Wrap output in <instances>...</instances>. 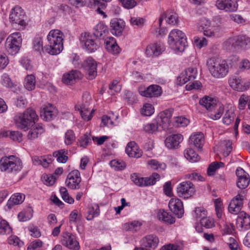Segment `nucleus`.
Returning a JSON list of instances; mask_svg holds the SVG:
<instances>
[{
	"mask_svg": "<svg viewBox=\"0 0 250 250\" xmlns=\"http://www.w3.org/2000/svg\"><path fill=\"white\" fill-rule=\"evenodd\" d=\"M184 156L189 161L194 163L200 160V157L198 154L191 148H187L184 151Z\"/></svg>",
	"mask_w": 250,
	"mask_h": 250,
	"instance_id": "nucleus-38",
	"label": "nucleus"
},
{
	"mask_svg": "<svg viewBox=\"0 0 250 250\" xmlns=\"http://www.w3.org/2000/svg\"><path fill=\"white\" fill-rule=\"evenodd\" d=\"M80 41L82 46L90 53L95 51L99 47L92 35L89 33H82Z\"/></svg>",
	"mask_w": 250,
	"mask_h": 250,
	"instance_id": "nucleus-9",
	"label": "nucleus"
},
{
	"mask_svg": "<svg viewBox=\"0 0 250 250\" xmlns=\"http://www.w3.org/2000/svg\"><path fill=\"white\" fill-rule=\"evenodd\" d=\"M241 41L242 39H239ZM239 36H234L229 38L225 42L226 48L229 50L240 49Z\"/></svg>",
	"mask_w": 250,
	"mask_h": 250,
	"instance_id": "nucleus-34",
	"label": "nucleus"
},
{
	"mask_svg": "<svg viewBox=\"0 0 250 250\" xmlns=\"http://www.w3.org/2000/svg\"><path fill=\"white\" fill-rule=\"evenodd\" d=\"M125 152L130 157L139 158L142 156L141 150L138 149L134 142H130L127 144Z\"/></svg>",
	"mask_w": 250,
	"mask_h": 250,
	"instance_id": "nucleus-27",
	"label": "nucleus"
},
{
	"mask_svg": "<svg viewBox=\"0 0 250 250\" xmlns=\"http://www.w3.org/2000/svg\"><path fill=\"white\" fill-rule=\"evenodd\" d=\"M110 25L112 34L117 36H120L122 34L125 26V23L122 20L113 19L111 21Z\"/></svg>",
	"mask_w": 250,
	"mask_h": 250,
	"instance_id": "nucleus-23",
	"label": "nucleus"
},
{
	"mask_svg": "<svg viewBox=\"0 0 250 250\" xmlns=\"http://www.w3.org/2000/svg\"><path fill=\"white\" fill-rule=\"evenodd\" d=\"M200 105L205 107L207 110H211L215 105V101L208 96H205L199 101Z\"/></svg>",
	"mask_w": 250,
	"mask_h": 250,
	"instance_id": "nucleus-41",
	"label": "nucleus"
},
{
	"mask_svg": "<svg viewBox=\"0 0 250 250\" xmlns=\"http://www.w3.org/2000/svg\"><path fill=\"white\" fill-rule=\"evenodd\" d=\"M24 18L25 13L21 7L16 6L12 9L9 15V19L12 24H18L21 26L25 25Z\"/></svg>",
	"mask_w": 250,
	"mask_h": 250,
	"instance_id": "nucleus-10",
	"label": "nucleus"
},
{
	"mask_svg": "<svg viewBox=\"0 0 250 250\" xmlns=\"http://www.w3.org/2000/svg\"><path fill=\"white\" fill-rule=\"evenodd\" d=\"M58 114V110L52 104L45 105L40 111L41 117L45 121L54 119Z\"/></svg>",
	"mask_w": 250,
	"mask_h": 250,
	"instance_id": "nucleus-17",
	"label": "nucleus"
},
{
	"mask_svg": "<svg viewBox=\"0 0 250 250\" xmlns=\"http://www.w3.org/2000/svg\"><path fill=\"white\" fill-rule=\"evenodd\" d=\"M224 167V164L222 162H213L208 166L207 173L209 176L213 175L217 169Z\"/></svg>",
	"mask_w": 250,
	"mask_h": 250,
	"instance_id": "nucleus-51",
	"label": "nucleus"
},
{
	"mask_svg": "<svg viewBox=\"0 0 250 250\" xmlns=\"http://www.w3.org/2000/svg\"><path fill=\"white\" fill-rule=\"evenodd\" d=\"M147 164L155 170H164L166 168V165L164 163H159L158 161L152 159L147 161Z\"/></svg>",
	"mask_w": 250,
	"mask_h": 250,
	"instance_id": "nucleus-53",
	"label": "nucleus"
},
{
	"mask_svg": "<svg viewBox=\"0 0 250 250\" xmlns=\"http://www.w3.org/2000/svg\"><path fill=\"white\" fill-rule=\"evenodd\" d=\"M81 182L80 173L78 170L71 171L67 175L65 180L66 185L72 189L80 188V183Z\"/></svg>",
	"mask_w": 250,
	"mask_h": 250,
	"instance_id": "nucleus-12",
	"label": "nucleus"
},
{
	"mask_svg": "<svg viewBox=\"0 0 250 250\" xmlns=\"http://www.w3.org/2000/svg\"><path fill=\"white\" fill-rule=\"evenodd\" d=\"M105 47L107 51L113 54H118L120 53V48L115 39L112 37L107 38L104 42Z\"/></svg>",
	"mask_w": 250,
	"mask_h": 250,
	"instance_id": "nucleus-25",
	"label": "nucleus"
},
{
	"mask_svg": "<svg viewBox=\"0 0 250 250\" xmlns=\"http://www.w3.org/2000/svg\"><path fill=\"white\" fill-rule=\"evenodd\" d=\"M175 125L178 127H184L188 125L189 120L184 117H176L174 118Z\"/></svg>",
	"mask_w": 250,
	"mask_h": 250,
	"instance_id": "nucleus-62",
	"label": "nucleus"
},
{
	"mask_svg": "<svg viewBox=\"0 0 250 250\" xmlns=\"http://www.w3.org/2000/svg\"><path fill=\"white\" fill-rule=\"evenodd\" d=\"M195 192V188L189 181L180 183L177 188V193L180 197L188 199L193 195Z\"/></svg>",
	"mask_w": 250,
	"mask_h": 250,
	"instance_id": "nucleus-7",
	"label": "nucleus"
},
{
	"mask_svg": "<svg viewBox=\"0 0 250 250\" xmlns=\"http://www.w3.org/2000/svg\"><path fill=\"white\" fill-rule=\"evenodd\" d=\"M108 33L107 26L102 22L98 23L93 28V34L97 38L104 39Z\"/></svg>",
	"mask_w": 250,
	"mask_h": 250,
	"instance_id": "nucleus-29",
	"label": "nucleus"
},
{
	"mask_svg": "<svg viewBox=\"0 0 250 250\" xmlns=\"http://www.w3.org/2000/svg\"><path fill=\"white\" fill-rule=\"evenodd\" d=\"M139 92L140 95L146 97H157L160 96L162 92L161 87L156 84H152L147 88L140 87Z\"/></svg>",
	"mask_w": 250,
	"mask_h": 250,
	"instance_id": "nucleus-14",
	"label": "nucleus"
},
{
	"mask_svg": "<svg viewBox=\"0 0 250 250\" xmlns=\"http://www.w3.org/2000/svg\"><path fill=\"white\" fill-rule=\"evenodd\" d=\"M44 132V128L42 124H37L29 130L27 137L30 140L37 138Z\"/></svg>",
	"mask_w": 250,
	"mask_h": 250,
	"instance_id": "nucleus-32",
	"label": "nucleus"
},
{
	"mask_svg": "<svg viewBox=\"0 0 250 250\" xmlns=\"http://www.w3.org/2000/svg\"><path fill=\"white\" fill-rule=\"evenodd\" d=\"M131 180L136 185L145 187V178L139 177L136 173L131 174Z\"/></svg>",
	"mask_w": 250,
	"mask_h": 250,
	"instance_id": "nucleus-63",
	"label": "nucleus"
},
{
	"mask_svg": "<svg viewBox=\"0 0 250 250\" xmlns=\"http://www.w3.org/2000/svg\"><path fill=\"white\" fill-rule=\"evenodd\" d=\"M237 177V186L240 189L246 188L250 184V177L243 169L238 167L236 170Z\"/></svg>",
	"mask_w": 250,
	"mask_h": 250,
	"instance_id": "nucleus-16",
	"label": "nucleus"
},
{
	"mask_svg": "<svg viewBox=\"0 0 250 250\" xmlns=\"http://www.w3.org/2000/svg\"><path fill=\"white\" fill-rule=\"evenodd\" d=\"M33 45L34 49L39 52L40 54H41V52L43 51L42 41L41 37H36L33 40Z\"/></svg>",
	"mask_w": 250,
	"mask_h": 250,
	"instance_id": "nucleus-57",
	"label": "nucleus"
},
{
	"mask_svg": "<svg viewBox=\"0 0 250 250\" xmlns=\"http://www.w3.org/2000/svg\"><path fill=\"white\" fill-rule=\"evenodd\" d=\"M22 38L20 32H15L10 35L6 39L5 47L7 51L11 55L17 54L21 44Z\"/></svg>",
	"mask_w": 250,
	"mask_h": 250,
	"instance_id": "nucleus-6",
	"label": "nucleus"
},
{
	"mask_svg": "<svg viewBox=\"0 0 250 250\" xmlns=\"http://www.w3.org/2000/svg\"><path fill=\"white\" fill-rule=\"evenodd\" d=\"M111 167L115 170H121L125 167V163L123 161L112 160L109 163Z\"/></svg>",
	"mask_w": 250,
	"mask_h": 250,
	"instance_id": "nucleus-60",
	"label": "nucleus"
},
{
	"mask_svg": "<svg viewBox=\"0 0 250 250\" xmlns=\"http://www.w3.org/2000/svg\"><path fill=\"white\" fill-rule=\"evenodd\" d=\"M1 84L8 88H13L17 86L16 83L13 82L10 76L6 73L3 74L1 77Z\"/></svg>",
	"mask_w": 250,
	"mask_h": 250,
	"instance_id": "nucleus-45",
	"label": "nucleus"
},
{
	"mask_svg": "<svg viewBox=\"0 0 250 250\" xmlns=\"http://www.w3.org/2000/svg\"><path fill=\"white\" fill-rule=\"evenodd\" d=\"M9 137L15 141L20 142L22 140V134L16 131H3L0 133V138Z\"/></svg>",
	"mask_w": 250,
	"mask_h": 250,
	"instance_id": "nucleus-35",
	"label": "nucleus"
},
{
	"mask_svg": "<svg viewBox=\"0 0 250 250\" xmlns=\"http://www.w3.org/2000/svg\"><path fill=\"white\" fill-rule=\"evenodd\" d=\"M242 204L237 200H231L228 207L229 211L234 214H236L240 211Z\"/></svg>",
	"mask_w": 250,
	"mask_h": 250,
	"instance_id": "nucleus-44",
	"label": "nucleus"
},
{
	"mask_svg": "<svg viewBox=\"0 0 250 250\" xmlns=\"http://www.w3.org/2000/svg\"><path fill=\"white\" fill-rule=\"evenodd\" d=\"M157 217L159 220L167 223V224H173L175 220L174 217L170 214L163 209H160L158 213Z\"/></svg>",
	"mask_w": 250,
	"mask_h": 250,
	"instance_id": "nucleus-36",
	"label": "nucleus"
},
{
	"mask_svg": "<svg viewBox=\"0 0 250 250\" xmlns=\"http://www.w3.org/2000/svg\"><path fill=\"white\" fill-rule=\"evenodd\" d=\"M63 33L59 30H51L47 36L48 44L44 49L48 54L56 55L60 54L63 49Z\"/></svg>",
	"mask_w": 250,
	"mask_h": 250,
	"instance_id": "nucleus-1",
	"label": "nucleus"
},
{
	"mask_svg": "<svg viewBox=\"0 0 250 250\" xmlns=\"http://www.w3.org/2000/svg\"><path fill=\"white\" fill-rule=\"evenodd\" d=\"M23 168L21 159L16 155L4 156L0 159V170L8 174L16 175Z\"/></svg>",
	"mask_w": 250,
	"mask_h": 250,
	"instance_id": "nucleus-2",
	"label": "nucleus"
},
{
	"mask_svg": "<svg viewBox=\"0 0 250 250\" xmlns=\"http://www.w3.org/2000/svg\"><path fill=\"white\" fill-rule=\"evenodd\" d=\"M210 21L205 18L202 19L200 21V30H202L204 35L207 37L214 36L215 33L210 28Z\"/></svg>",
	"mask_w": 250,
	"mask_h": 250,
	"instance_id": "nucleus-30",
	"label": "nucleus"
},
{
	"mask_svg": "<svg viewBox=\"0 0 250 250\" xmlns=\"http://www.w3.org/2000/svg\"><path fill=\"white\" fill-rule=\"evenodd\" d=\"M36 85L35 77L33 75H27L24 80V87L28 91L35 89Z\"/></svg>",
	"mask_w": 250,
	"mask_h": 250,
	"instance_id": "nucleus-46",
	"label": "nucleus"
},
{
	"mask_svg": "<svg viewBox=\"0 0 250 250\" xmlns=\"http://www.w3.org/2000/svg\"><path fill=\"white\" fill-rule=\"evenodd\" d=\"M25 198L24 194L17 193L13 195L8 201V204L10 205H18L22 203Z\"/></svg>",
	"mask_w": 250,
	"mask_h": 250,
	"instance_id": "nucleus-47",
	"label": "nucleus"
},
{
	"mask_svg": "<svg viewBox=\"0 0 250 250\" xmlns=\"http://www.w3.org/2000/svg\"><path fill=\"white\" fill-rule=\"evenodd\" d=\"M91 108H79L78 110H80V113L82 118L85 121H89L93 117V109L90 110Z\"/></svg>",
	"mask_w": 250,
	"mask_h": 250,
	"instance_id": "nucleus-49",
	"label": "nucleus"
},
{
	"mask_svg": "<svg viewBox=\"0 0 250 250\" xmlns=\"http://www.w3.org/2000/svg\"><path fill=\"white\" fill-rule=\"evenodd\" d=\"M81 77L82 74L80 71L72 70L69 73L63 75L62 82L66 84H72L76 80L80 79Z\"/></svg>",
	"mask_w": 250,
	"mask_h": 250,
	"instance_id": "nucleus-26",
	"label": "nucleus"
},
{
	"mask_svg": "<svg viewBox=\"0 0 250 250\" xmlns=\"http://www.w3.org/2000/svg\"><path fill=\"white\" fill-rule=\"evenodd\" d=\"M197 75V70L196 68L190 67L181 73L177 80L179 84L183 85L188 81L194 80Z\"/></svg>",
	"mask_w": 250,
	"mask_h": 250,
	"instance_id": "nucleus-15",
	"label": "nucleus"
},
{
	"mask_svg": "<svg viewBox=\"0 0 250 250\" xmlns=\"http://www.w3.org/2000/svg\"><path fill=\"white\" fill-rule=\"evenodd\" d=\"M76 139L75 133L72 130H67L64 136V143L68 146L72 145L75 141Z\"/></svg>",
	"mask_w": 250,
	"mask_h": 250,
	"instance_id": "nucleus-58",
	"label": "nucleus"
},
{
	"mask_svg": "<svg viewBox=\"0 0 250 250\" xmlns=\"http://www.w3.org/2000/svg\"><path fill=\"white\" fill-rule=\"evenodd\" d=\"M168 43L172 50L178 52H183L188 46L185 33L178 29H174L170 32Z\"/></svg>",
	"mask_w": 250,
	"mask_h": 250,
	"instance_id": "nucleus-5",
	"label": "nucleus"
},
{
	"mask_svg": "<svg viewBox=\"0 0 250 250\" xmlns=\"http://www.w3.org/2000/svg\"><path fill=\"white\" fill-rule=\"evenodd\" d=\"M33 164L35 165H42L44 167H47L52 163V160L46 156H35L33 158Z\"/></svg>",
	"mask_w": 250,
	"mask_h": 250,
	"instance_id": "nucleus-37",
	"label": "nucleus"
},
{
	"mask_svg": "<svg viewBox=\"0 0 250 250\" xmlns=\"http://www.w3.org/2000/svg\"><path fill=\"white\" fill-rule=\"evenodd\" d=\"M159 179V174L155 172L153 173L150 177L145 178V187L153 185Z\"/></svg>",
	"mask_w": 250,
	"mask_h": 250,
	"instance_id": "nucleus-52",
	"label": "nucleus"
},
{
	"mask_svg": "<svg viewBox=\"0 0 250 250\" xmlns=\"http://www.w3.org/2000/svg\"><path fill=\"white\" fill-rule=\"evenodd\" d=\"M61 242L62 245L70 250H79L80 248L76 236L70 232H62L61 236Z\"/></svg>",
	"mask_w": 250,
	"mask_h": 250,
	"instance_id": "nucleus-8",
	"label": "nucleus"
},
{
	"mask_svg": "<svg viewBox=\"0 0 250 250\" xmlns=\"http://www.w3.org/2000/svg\"><path fill=\"white\" fill-rule=\"evenodd\" d=\"M165 47L161 42L150 44L146 49V54L149 57H158L165 51Z\"/></svg>",
	"mask_w": 250,
	"mask_h": 250,
	"instance_id": "nucleus-19",
	"label": "nucleus"
},
{
	"mask_svg": "<svg viewBox=\"0 0 250 250\" xmlns=\"http://www.w3.org/2000/svg\"><path fill=\"white\" fill-rule=\"evenodd\" d=\"M142 223L140 221H134L126 223L124 225V229L127 231L136 232L140 229Z\"/></svg>",
	"mask_w": 250,
	"mask_h": 250,
	"instance_id": "nucleus-40",
	"label": "nucleus"
},
{
	"mask_svg": "<svg viewBox=\"0 0 250 250\" xmlns=\"http://www.w3.org/2000/svg\"><path fill=\"white\" fill-rule=\"evenodd\" d=\"M183 140V137L180 134H173L165 140V145L169 149L177 148Z\"/></svg>",
	"mask_w": 250,
	"mask_h": 250,
	"instance_id": "nucleus-24",
	"label": "nucleus"
},
{
	"mask_svg": "<svg viewBox=\"0 0 250 250\" xmlns=\"http://www.w3.org/2000/svg\"><path fill=\"white\" fill-rule=\"evenodd\" d=\"M221 145L225 147L224 156H228L232 150V142L229 140H224L221 142Z\"/></svg>",
	"mask_w": 250,
	"mask_h": 250,
	"instance_id": "nucleus-59",
	"label": "nucleus"
},
{
	"mask_svg": "<svg viewBox=\"0 0 250 250\" xmlns=\"http://www.w3.org/2000/svg\"><path fill=\"white\" fill-rule=\"evenodd\" d=\"M235 117L234 109L232 107L227 110L223 118V123L227 125H230L234 121Z\"/></svg>",
	"mask_w": 250,
	"mask_h": 250,
	"instance_id": "nucleus-43",
	"label": "nucleus"
},
{
	"mask_svg": "<svg viewBox=\"0 0 250 250\" xmlns=\"http://www.w3.org/2000/svg\"><path fill=\"white\" fill-rule=\"evenodd\" d=\"M168 207L170 210L173 212L178 218L182 217L184 210L183 203L178 198H172L169 202Z\"/></svg>",
	"mask_w": 250,
	"mask_h": 250,
	"instance_id": "nucleus-21",
	"label": "nucleus"
},
{
	"mask_svg": "<svg viewBox=\"0 0 250 250\" xmlns=\"http://www.w3.org/2000/svg\"><path fill=\"white\" fill-rule=\"evenodd\" d=\"M166 17H167V22L171 25H175L178 23V15L173 10L167 11Z\"/></svg>",
	"mask_w": 250,
	"mask_h": 250,
	"instance_id": "nucleus-50",
	"label": "nucleus"
},
{
	"mask_svg": "<svg viewBox=\"0 0 250 250\" xmlns=\"http://www.w3.org/2000/svg\"><path fill=\"white\" fill-rule=\"evenodd\" d=\"M200 224L202 226L204 227L206 229L211 228L214 226L213 219L207 216L200 220Z\"/></svg>",
	"mask_w": 250,
	"mask_h": 250,
	"instance_id": "nucleus-64",
	"label": "nucleus"
},
{
	"mask_svg": "<svg viewBox=\"0 0 250 250\" xmlns=\"http://www.w3.org/2000/svg\"><path fill=\"white\" fill-rule=\"evenodd\" d=\"M173 112V109L172 108L166 109L160 113L157 117V119L162 124V129H165L168 127Z\"/></svg>",
	"mask_w": 250,
	"mask_h": 250,
	"instance_id": "nucleus-22",
	"label": "nucleus"
},
{
	"mask_svg": "<svg viewBox=\"0 0 250 250\" xmlns=\"http://www.w3.org/2000/svg\"><path fill=\"white\" fill-rule=\"evenodd\" d=\"M87 215L86 217L87 220H91L94 217L97 216L100 213L99 207L97 204L89 206L87 208Z\"/></svg>",
	"mask_w": 250,
	"mask_h": 250,
	"instance_id": "nucleus-39",
	"label": "nucleus"
},
{
	"mask_svg": "<svg viewBox=\"0 0 250 250\" xmlns=\"http://www.w3.org/2000/svg\"><path fill=\"white\" fill-rule=\"evenodd\" d=\"M158 238L154 235H148L141 240V247L135 250H153L158 246Z\"/></svg>",
	"mask_w": 250,
	"mask_h": 250,
	"instance_id": "nucleus-11",
	"label": "nucleus"
},
{
	"mask_svg": "<svg viewBox=\"0 0 250 250\" xmlns=\"http://www.w3.org/2000/svg\"><path fill=\"white\" fill-rule=\"evenodd\" d=\"M207 215V211L203 207H197L194 209L193 216L197 220H201Z\"/></svg>",
	"mask_w": 250,
	"mask_h": 250,
	"instance_id": "nucleus-54",
	"label": "nucleus"
},
{
	"mask_svg": "<svg viewBox=\"0 0 250 250\" xmlns=\"http://www.w3.org/2000/svg\"><path fill=\"white\" fill-rule=\"evenodd\" d=\"M82 66L85 70L87 77L89 80H93L97 75V63L92 58H87L82 64Z\"/></svg>",
	"mask_w": 250,
	"mask_h": 250,
	"instance_id": "nucleus-13",
	"label": "nucleus"
},
{
	"mask_svg": "<svg viewBox=\"0 0 250 250\" xmlns=\"http://www.w3.org/2000/svg\"><path fill=\"white\" fill-rule=\"evenodd\" d=\"M154 112V109L150 104H145L141 111V114L146 116H151Z\"/></svg>",
	"mask_w": 250,
	"mask_h": 250,
	"instance_id": "nucleus-61",
	"label": "nucleus"
},
{
	"mask_svg": "<svg viewBox=\"0 0 250 250\" xmlns=\"http://www.w3.org/2000/svg\"><path fill=\"white\" fill-rule=\"evenodd\" d=\"M237 223L245 230L250 229V215L244 212H240L237 219Z\"/></svg>",
	"mask_w": 250,
	"mask_h": 250,
	"instance_id": "nucleus-28",
	"label": "nucleus"
},
{
	"mask_svg": "<svg viewBox=\"0 0 250 250\" xmlns=\"http://www.w3.org/2000/svg\"><path fill=\"white\" fill-rule=\"evenodd\" d=\"M12 229L9 223L5 220L0 219V234H9Z\"/></svg>",
	"mask_w": 250,
	"mask_h": 250,
	"instance_id": "nucleus-48",
	"label": "nucleus"
},
{
	"mask_svg": "<svg viewBox=\"0 0 250 250\" xmlns=\"http://www.w3.org/2000/svg\"><path fill=\"white\" fill-rule=\"evenodd\" d=\"M160 128H162V124L157 118L151 123L147 124L144 126V130L148 133H153L159 130Z\"/></svg>",
	"mask_w": 250,
	"mask_h": 250,
	"instance_id": "nucleus-33",
	"label": "nucleus"
},
{
	"mask_svg": "<svg viewBox=\"0 0 250 250\" xmlns=\"http://www.w3.org/2000/svg\"><path fill=\"white\" fill-rule=\"evenodd\" d=\"M37 119L38 116L32 109H27L22 113H17L14 118L17 127L24 130L28 129L35 124Z\"/></svg>",
	"mask_w": 250,
	"mask_h": 250,
	"instance_id": "nucleus-4",
	"label": "nucleus"
},
{
	"mask_svg": "<svg viewBox=\"0 0 250 250\" xmlns=\"http://www.w3.org/2000/svg\"><path fill=\"white\" fill-rule=\"evenodd\" d=\"M67 153V150L63 149L55 151L53 154V156L56 158L57 161L58 162L65 163L68 160Z\"/></svg>",
	"mask_w": 250,
	"mask_h": 250,
	"instance_id": "nucleus-42",
	"label": "nucleus"
},
{
	"mask_svg": "<svg viewBox=\"0 0 250 250\" xmlns=\"http://www.w3.org/2000/svg\"><path fill=\"white\" fill-rule=\"evenodd\" d=\"M229 83L230 86L234 90L239 92H243L250 87L249 83H244L240 77L233 76L229 78Z\"/></svg>",
	"mask_w": 250,
	"mask_h": 250,
	"instance_id": "nucleus-20",
	"label": "nucleus"
},
{
	"mask_svg": "<svg viewBox=\"0 0 250 250\" xmlns=\"http://www.w3.org/2000/svg\"><path fill=\"white\" fill-rule=\"evenodd\" d=\"M215 5L218 9L227 12L236 11L238 8L235 0H217Z\"/></svg>",
	"mask_w": 250,
	"mask_h": 250,
	"instance_id": "nucleus-18",
	"label": "nucleus"
},
{
	"mask_svg": "<svg viewBox=\"0 0 250 250\" xmlns=\"http://www.w3.org/2000/svg\"><path fill=\"white\" fill-rule=\"evenodd\" d=\"M91 97L89 93L84 92L82 96V103L78 105L79 108H90L89 106L91 104Z\"/></svg>",
	"mask_w": 250,
	"mask_h": 250,
	"instance_id": "nucleus-55",
	"label": "nucleus"
},
{
	"mask_svg": "<svg viewBox=\"0 0 250 250\" xmlns=\"http://www.w3.org/2000/svg\"><path fill=\"white\" fill-rule=\"evenodd\" d=\"M190 145H193L196 147L201 149L204 144V136L202 133L192 134L189 140Z\"/></svg>",
	"mask_w": 250,
	"mask_h": 250,
	"instance_id": "nucleus-31",
	"label": "nucleus"
},
{
	"mask_svg": "<svg viewBox=\"0 0 250 250\" xmlns=\"http://www.w3.org/2000/svg\"><path fill=\"white\" fill-rule=\"evenodd\" d=\"M60 192L63 200L70 204H73L74 202V199L69 196L66 188L64 187H61Z\"/></svg>",
	"mask_w": 250,
	"mask_h": 250,
	"instance_id": "nucleus-56",
	"label": "nucleus"
},
{
	"mask_svg": "<svg viewBox=\"0 0 250 250\" xmlns=\"http://www.w3.org/2000/svg\"><path fill=\"white\" fill-rule=\"evenodd\" d=\"M207 65L210 73L215 78H223L229 72V64L225 60L212 57L208 60Z\"/></svg>",
	"mask_w": 250,
	"mask_h": 250,
	"instance_id": "nucleus-3",
	"label": "nucleus"
}]
</instances>
